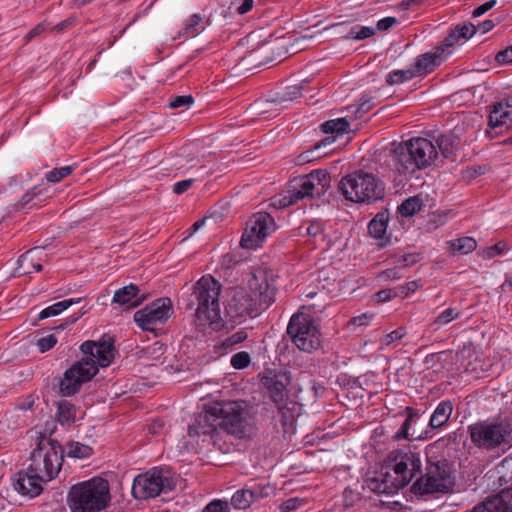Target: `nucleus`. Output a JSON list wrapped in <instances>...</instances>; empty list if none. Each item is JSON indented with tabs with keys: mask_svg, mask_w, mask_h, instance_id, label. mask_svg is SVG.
Here are the masks:
<instances>
[{
	"mask_svg": "<svg viewBox=\"0 0 512 512\" xmlns=\"http://www.w3.org/2000/svg\"><path fill=\"white\" fill-rule=\"evenodd\" d=\"M189 436H202L222 453H229L234 440L250 439L255 433L252 418L243 402L224 401L206 405L189 425Z\"/></svg>",
	"mask_w": 512,
	"mask_h": 512,
	"instance_id": "nucleus-1",
	"label": "nucleus"
},
{
	"mask_svg": "<svg viewBox=\"0 0 512 512\" xmlns=\"http://www.w3.org/2000/svg\"><path fill=\"white\" fill-rule=\"evenodd\" d=\"M80 350L83 358L65 371L59 384L63 396L76 394L81 386L90 381L99 371V367H108L114 360L115 348L111 342L85 341Z\"/></svg>",
	"mask_w": 512,
	"mask_h": 512,
	"instance_id": "nucleus-2",
	"label": "nucleus"
},
{
	"mask_svg": "<svg viewBox=\"0 0 512 512\" xmlns=\"http://www.w3.org/2000/svg\"><path fill=\"white\" fill-rule=\"evenodd\" d=\"M222 285L211 275L202 276L194 285L188 307L195 311L200 321H206L214 329L222 326L219 296Z\"/></svg>",
	"mask_w": 512,
	"mask_h": 512,
	"instance_id": "nucleus-3",
	"label": "nucleus"
},
{
	"mask_svg": "<svg viewBox=\"0 0 512 512\" xmlns=\"http://www.w3.org/2000/svg\"><path fill=\"white\" fill-rule=\"evenodd\" d=\"M110 501L109 482L101 477L73 485L67 495L71 512H100L109 506Z\"/></svg>",
	"mask_w": 512,
	"mask_h": 512,
	"instance_id": "nucleus-4",
	"label": "nucleus"
},
{
	"mask_svg": "<svg viewBox=\"0 0 512 512\" xmlns=\"http://www.w3.org/2000/svg\"><path fill=\"white\" fill-rule=\"evenodd\" d=\"M438 156L432 141L417 137L400 144L393 152V161L399 173L413 174L431 166Z\"/></svg>",
	"mask_w": 512,
	"mask_h": 512,
	"instance_id": "nucleus-5",
	"label": "nucleus"
},
{
	"mask_svg": "<svg viewBox=\"0 0 512 512\" xmlns=\"http://www.w3.org/2000/svg\"><path fill=\"white\" fill-rule=\"evenodd\" d=\"M330 183L331 177L327 171L322 169L314 170L296 180L292 189L288 190L286 194H280L271 198L270 206L275 209H283L305 197L320 198L330 188Z\"/></svg>",
	"mask_w": 512,
	"mask_h": 512,
	"instance_id": "nucleus-6",
	"label": "nucleus"
},
{
	"mask_svg": "<svg viewBox=\"0 0 512 512\" xmlns=\"http://www.w3.org/2000/svg\"><path fill=\"white\" fill-rule=\"evenodd\" d=\"M471 442L479 449L506 451L512 446V424L507 421H479L468 426Z\"/></svg>",
	"mask_w": 512,
	"mask_h": 512,
	"instance_id": "nucleus-7",
	"label": "nucleus"
},
{
	"mask_svg": "<svg viewBox=\"0 0 512 512\" xmlns=\"http://www.w3.org/2000/svg\"><path fill=\"white\" fill-rule=\"evenodd\" d=\"M339 189L345 199L359 203L382 199L385 194L383 182L372 173L362 170L343 177L339 183Z\"/></svg>",
	"mask_w": 512,
	"mask_h": 512,
	"instance_id": "nucleus-8",
	"label": "nucleus"
},
{
	"mask_svg": "<svg viewBox=\"0 0 512 512\" xmlns=\"http://www.w3.org/2000/svg\"><path fill=\"white\" fill-rule=\"evenodd\" d=\"M63 464V448L57 440L42 437L30 456V473H38L46 481L54 479Z\"/></svg>",
	"mask_w": 512,
	"mask_h": 512,
	"instance_id": "nucleus-9",
	"label": "nucleus"
},
{
	"mask_svg": "<svg viewBox=\"0 0 512 512\" xmlns=\"http://www.w3.org/2000/svg\"><path fill=\"white\" fill-rule=\"evenodd\" d=\"M178 479L170 469L155 467L135 477L132 494L140 500L155 498L174 490Z\"/></svg>",
	"mask_w": 512,
	"mask_h": 512,
	"instance_id": "nucleus-10",
	"label": "nucleus"
},
{
	"mask_svg": "<svg viewBox=\"0 0 512 512\" xmlns=\"http://www.w3.org/2000/svg\"><path fill=\"white\" fill-rule=\"evenodd\" d=\"M452 470L446 459H427L425 473L411 486V492L417 495L446 493L450 490L453 480Z\"/></svg>",
	"mask_w": 512,
	"mask_h": 512,
	"instance_id": "nucleus-11",
	"label": "nucleus"
},
{
	"mask_svg": "<svg viewBox=\"0 0 512 512\" xmlns=\"http://www.w3.org/2000/svg\"><path fill=\"white\" fill-rule=\"evenodd\" d=\"M287 334L301 351L311 353L321 345V333L315 320L305 313H295L287 325Z\"/></svg>",
	"mask_w": 512,
	"mask_h": 512,
	"instance_id": "nucleus-12",
	"label": "nucleus"
},
{
	"mask_svg": "<svg viewBox=\"0 0 512 512\" xmlns=\"http://www.w3.org/2000/svg\"><path fill=\"white\" fill-rule=\"evenodd\" d=\"M386 464L393 471V477L399 488L407 486L418 474L421 475V455L408 447L390 451Z\"/></svg>",
	"mask_w": 512,
	"mask_h": 512,
	"instance_id": "nucleus-13",
	"label": "nucleus"
},
{
	"mask_svg": "<svg viewBox=\"0 0 512 512\" xmlns=\"http://www.w3.org/2000/svg\"><path fill=\"white\" fill-rule=\"evenodd\" d=\"M173 314L170 298L164 297L153 301L134 314V321L145 331L155 332Z\"/></svg>",
	"mask_w": 512,
	"mask_h": 512,
	"instance_id": "nucleus-14",
	"label": "nucleus"
},
{
	"mask_svg": "<svg viewBox=\"0 0 512 512\" xmlns=\"http://www.w3.org/2000/svg\"><path fill=\"white\" fill-rule=\"evenodd\" d=\"M276 276L266 269H258L249 280L251 296L260 313L268 309L276 300L278 288Z\"/></svg>",
	"mask_w": 512,
	"mask_h": 512,
	"instance_id": "nucleus-15",
	"label": "nucleus"
},
{
	"mask_svg": "<svg viewBox=\"0 0 512 512\" xmlns=\"http://www.w3.org/2000/svg\"><path fill=\"white\" fill-rule=\"evenodd\" d=\"M275 229L273 217L267 212L254 214L246 224L240 245L245 249H254Z\"/></svg>",
	"mask_w": 512,
	"mask_h": 512,
	"instance_id": "nucleus-16",
	"label": "nucleus"
},
{
	"mask_svg": "<svg viewBox=\"0 0 512 512\" xmlns=\"http://www.w3.org/2000/svg\"><path fill=\"white\" fill-rule=\"evenodd\" d=\"M231 319L255 317L260 314L253 297L242 288H233L225 305Z\"/></svg>",
	"mask_w": 512,
	"mask_h": 512,
	"instance_id": "nucleus-17",
	"label": "nucleus"
},
{
	"mask_svg": "<svg viewBox=\"0 0 512 512\" xmlns=\"http://www.w3.org/2000/svg\"><path fill=\"white\" fill-rule=\"evenodd\" d=\"M290 382V372L284 370H266L261 377V383L274 403L287 400L289 397L287 387Z\"/></svg>",
	"mask_w": 512,
	"mask_h": 512,
	"instance_id": "nucleus-18",
	"label": "nucleus"
},
{
	"mask_svg": "<svg viewBox=\"0 0 512 512\" xmlns=\"http://www.w3.org/2000/svg\"><path fill=\"white\" fill-rule=\"evenodd\" d=\"M14 489L25 496L34 498L39 496L48 482L42 478L38 473H30V467L26 471L17 472L13 478Z\"/></svg>",
	"mask_w": 512,
	"mask_h": 512,
	"instance_id": "nucleus-19",
	"label": "nucleus"
},
{
	"mask_svg": "<svg viewBox=\"0 0 512 512\" xmlns=\"http://www.w3.org/2000/svg\"><path fill=\"white\" fill-rule=\"evenodd\" d=\"M406 419L402 423L400 429L395 433L393 438L395 440L412 439V440H427L433 438L430 430L425 429L420 431L417 426L420 420V413L412 407L405 408Z\"/></svg>",
	"mask_w": 512,
	"mask_h": 512,
	"instance_id": "nucleus-20",
	"label": "nucleus"
},
{
	"mask_svg": "<svg viewBox=\"0 0 512 512\" xmlns=\"http://www.w3.org/2000/svg\"><path fill=\"white\" fill-rule=\"evenodd\" d=\"M471 512H512V486L487 498L475 506Z\"/></svg>",
	"mask_w": 512,
	"mask_h": 512,
	"instance_id": "nucleus-21",
	"label": "nucleus"
},
{
	"mask_svg": "<svg viewBox=\"0 0 512 512\" xmlns=\"http://www.w3.org/2000/svg\"><path fill=\"white\" fill-rule=\"evenodd\" d=\"M489 127L492 129L512 127V95L495 103L489 114Z\"/></svg>",
	"mask_w": 512,
	"mask_h": 512,
	"instance_id": "nucleus-22",
	"label": "nucleus"
},
{
	"mask_svg": "<svg viewBox=\"0 0 512 512\" xmlns=\"http://www.w3.org/2000/svg\"><path fill=\"white\" fill-rule=\"evenodd\" d=\"M43 257H46V254L40 247H35L22 254L18 259L17 271L19 275L40 272L43 268L41 263Z\"/></svg>",
	"mask_w": 512,
	"mask_h": 512,
	"instance_id": "nucleus-23",
	"label": "nucleus"
},
{
	"mask_svg": "<svg viewBox=\"0 0 512 512\" xmlns=\"http://www.w3.org/2000/svg\"><path fill=\"white\" fill-rule=\"evenodd\" d=\"M443 53V46H439L434 52H428L419 55L415 60L414 66L412 67L416 77L433 72L441 64L443 60Z\"/></svg>",
	"mask_w": 512,
	"mask_h": 512,
	"instance_id": "nucleus-24",
	"label": "nucleus"
},
{
	"mask_svg": "<svg viewBox=\"0 0 512 512\" xmlns=\"http://www.w3.org/2000/svg\"><path fill=\"white\" fill-rule=\"evenodd\" d=\"M145 300L137 285L129 284L115 291L112 303L125 306L127 310L138 307Z\"/></svg>",
	"mask_w": 512,
	"mask_h": 512,
	"instance_id": "nucleus-25",
	"label": "nucleus"
},
{
	"mask_svg": "<svg viewBox=\"0 0 512 512\" xmlns=\"http://www.w3.org/2000/svg\"><path fill=\"white\" fill-rule=\"evenodd\" d=\"M453 410L454 405L451 400H442L437 404L430 416L427 426L428 430H430V434L434 436L435 430H439L447 425Z\"/></svg>",
	"mask_w": 512,
	"mask_h": 512,
	"instance_id": "nucleus-26",
	"label": "nucleus"
},
{
	"mask_svg": "<svg viewBox=\"0 0 512 512\" xmlns=\"http://www.w3.org/2000/svg\"><path fill=\"white\" fill-rule=\"evenodd\" d=\"M367 487L374 493L392 495L400 488L396 485V480L389 472L379 473L374 477L367 479Z\"/></svg>",
	"mask_w": 512,
	"mask_h": 512,
	"instance_id": "nucleus-27",
	"label": "nucleus"
},
{
	"mask_svg": "<svg viewBox=\"0 0 512 512\" xmlns=\"http://www.w3.org/2000/svg\"><path fill=\"white\" fill-rule=\"evenodd\" d=\"M335 141L334 136H328L324 138L323 140L317 142L312 148L304 151L297 157V163L298 164H305L308 162H311L317 158L322 157L323 155H326L328 152L320 153V149L323 147H326L327 145H331Z\"/></svg>",
	"mask_w": 512,
	"mask_h": 512,
	"instance_id": "nucleus-28",
	"label": "nucleus"
},
{
	"mask_svg": "<svg viewBox=\"0 0 512 512\" xmlns=\"http://www.w3.org/2000/svg\"><path fill=\"white\" fill-rule=\"evenodd\" d=\"M389 220L388 211H381L368 224V232L375 239H382L386 233Z\"/></svg>",
	"mask_w": 512,
	"mask_h": 512,
	"instance_id": "nucleus-29",
	"label": "nucleus"
},
{
	"mask_svg": "<svg viewBox=\"0 0 512 512\" xmlns=\"http://www.w3.org/2000/svg\"><path fill=\"white\" fill-rule=\"evenodd\" d=\"M76 407L74 404L67 400H61L57 404V419L58 422L64 425H71L75 422Z\"/></svg>",
	"mask_w": 512,
	"mask_h": 512,
	"instance_id": "nucleus-30",
	"label": "nucleus"
},
{
	"mask_svg": "<svg viewBox=\"0 0 512 512\" xmlns=\"http://www.w3.org/2000/svg\"><path fill=\"white\" fill-rule=\"evenodd\" d=\"M277 406L278 413L281 416V423L284 426L291 425L298 413V404L287 397L282 403H274Z\"/></svg>",
	"mask_w": 512,
	"mask_h": 512,
	"instance_id": "nucleus-31",
	"label": "nucleus"
},
{
	"mask_svg": "<svg viewBox=\"0 0 512 512\" xmlns=\"http://www.w3.org/2000/svg\"><path fill=\"white\" fill-rule=\"evenodd\" d=\"M255 492H252V490L249 488H243L240 490H237L232 498L230 503V508L234 507L235 509H247L251 506L253 501L255 500Z\"/></svg>",
	"mask_w": 512,
	"mask_h": 512,
	"instance_id": "nucleus-32",
	"label": "nucleus"
},
{
	"mask_svg": "<svg viewBox=\"0 0 512 512\" xmlns=\"http://www.w3.org/2000/svg\"><path fill=\"white\" fill-rule=\"evenodd\" d=\"M80 301L81 298H70L54 303L53 305L44 308L39 313V319L43 320L49 317L57 316L72 305L79 303Z\"/></svg>",
	"mask_w": 512,
	"mask_h": 512,
	"instance_id": "nucleus-33",
	"label": "nucleus"
},
{
	"mask_svg": "<svg viewBox=\"0 0 512 512\" xmlns=\"http://www.w3.org/2000/svg\"><path fill=\"white\" fill-rule=\"evenodd\" d=\"M461 316V311L454 307H448L438 314L437 317L430 323V327L437 331L443 326L448 325L453 320L458 319Z\"/></svg>",
	"mask_w": 512,
	"mask_h": 512,
	"instance_id": "nucleus-34",
	"label": "nucleus"
},
{
	"mask_svg": "<svg viewBox=\"0 0 512 512\" xmlns=\"http://www.w3.org/2000/svg\"><path fill=\"white\" fill-rule=\"evenodd\" d=\"M449 248L453 253L468 254L477 247L475 239L472 237H461L448 242Z\"/></svg>",
	"mask_w": 512,
	"mask_h": 512,
	"instance_id": "nucleus-35",
	"label": "nucleus"
},
{
	"mask_svg": "<svg viewBox=\"0 0 512 512\" xmlns=\"http://www.w3.org/2000/svg\"><path fill=\"white\" fill-rule=\"evenodd\" d=\"M272 48L268 44H261L256 49L249 52L248 57L251 58L254 66L265 65L270 62V53Z\"/></svg>",
	"mask_w": 512,
	"mask_h": 512,
	"instance_id": "nucleus-36",
	"label": "nucleus"
},
{
	"mask_svg": "<svg viewBox=\"0 0 512 512\" xmlns=\"http://www.w3.org/2000/svg\"><path fill=\"white\" fill-rule=\"evenodd\" d=\"M305 84H307V82L303 81L300 84H295L286 87L281 93L278 94L277 98L274 99V101L281 104L284 102L297 99L298 97L302 96L301 91L304 89Z\"/></svg>",
	"mask_w": 512,
	"mask_h": 512,
	"instance_id": "nucleus-37",
	"label": "nucleus"
},
{
	"mask_svg": "<svg viewBox=\"0 0 512 512\" xmlns=\"http://www.w3.org/2000/svg\"><path fill=\"white\" fill-rule=\"evenodd\" d=\"M349 127L350 123L346 118L328 120L321 125L322 131L326 134H340L347 131Z\"/></svg>",
	"mask_w": 512,
	"mask_h": 512,
	"instance_id": "nucleus-38",
	"label": "nucleus"
},
{
	"mask_svg": "<svg viewBox=\"0 0 512 512\" xmlns=\"http://www.w3.org/2000/svg\"><path fill=\"white\" fill-rule=\"evenodd\" d=\"M415 77L416 75L412 68H408L405 70H393L387 74L386 83L392 86L409 81Z\"/></svg>",
	"mask_w": 512,
	"mask_h": 512,
	"instance_id": "nucleus-39",
	"label": "nucleus"
},
{
	"mask_svg": "<svg viewBox=\"0 0 512 512\" xmlns=\"http://www.w3.org/2000/svg\"><path fill=\"white\" fill-rule=\"evenodd\" d=\"M422 207L421 201L417 197H410L406 200H404L399 206H398V212L404 216L409 217L413 216L416 212H418Z\"/></svg>",
	"mask_w": 512,
	"mask_h": 512,
	"instance_id": "nucleus-40",
	"label": "nucleus"
},
{
	"mask_svg": "<svg viewBox=\"0 0 512 512\" xmlns=\"http://www.w3.org/2000/svg\"><path fill=\"white\" fill-rule=\"evenodd\" d=\"M93 449L80 442H71L68 445V456L78 459L88 458L92 455Z\"/></svg>",
	"mask_w": 512,
	"mask_h": 512,
	"instance_id": "nucleus-41",
	"label": "nucleus"
},
{
	"mask_svg": "<svg viewBox=\"0 0 512 512\" xmlns=\"http://www.w3.org/2000/svg\"><path fill=\"white\" fill-rule=\"evenodd\" d=\"M376 103V98L373 97L370 92L364 93L359 100L356 110L354 111L356 117L362 118L364 114L371 111Z\"/></svg>",
	"mask_w": 512,
	"mask_h": 512,
	"instance_id": "nucleus-42",
	"label": "nucleus"
},
{
	"mask_svg": "<svg viewBox=\"0 0 512 512\" xmlns=\"http://www.w3.org/2000/svg\"><path fill=\"white\" fill-rule=\"evenodd\" d=\"M438 151L443 157L449 158L454 153V139L450 135H440L437 140Z\"/></svg>",
	"mask_w": 512,
	"mask_h": 512,
	"instance_id": "nucleus-43",
	"label": "nucleus"
},
{
	"mask_svg": "<svg viewBox=\"0 0 512 512\" xmlns=\"http://www.w3.org/2000/svg\"><path fill=\"white\" fill-rule=\"evenodd\" d=\"M373 318L374 314L371 312L362 313L361 315L351 318L347 324V328L351 331H357V329L361 327L368 326Z\"/></svg>",
	"mask_w": 512,
	"mask_h": 512,
	"instance_id": "nucleus-44",
	"label": "nucleus"
},
{
	"mask_svg": "<svg viewBox=\"0 0 512 512\" xmlns=\"http://www.w3.org/2000/svg\"><path fill=\"white\" fill-rule=\"evenodd\" d=\"M203 18L200 14L195 13L189 17L183 28V34L187 36H195L199 31Z\"/></svg>",
	"mask_w": 512,
	"mask_h": 512,
	"instance_id": "nucleus-45",
	"label": "nucleus"
},
{
	"mask_svg": "<svg viewBox=\"0 0 512 512\" xmlns=\"http://www.w3.org/2000/svg\"><path fill=\"white\" fill-rule=\"evenodd\" d=\"M375 29L373 27L366 26H355L350 29L347 34V38L355 39V40H363L369 37H372L375 34Z\"/></svg>",
	"mask_w": 512,
	"mask_h": 512,
	"instance_id": "nucleus-46",
	"label": "nucleus"
},
{
	"mask_svg": "<svg viewBox=\"0 0 512 512\" xmlns=\"http://www.w3.org/2000/svg\"><path fill=\"white\" fill-rule=\"evenodd\" d=\"M74 170L73 166H63L60 168H54L52 171L46 174V179L51 183H58L63 178L67 177Z\"/></svg>",
	"mask_w": 512,
	"mask_h": 512,
	"instance_id": "nucleus-47",
	"label": "nucleus"
},
{
	"mask_svg": "<svg viewBox=\"0 0 512 512\" xmlns=\"http://www.w3.org/2000/svg\"><path fill=\"white\" fill-rule=\"evenodd\" d=\"M247 332L244 331V330H240V331H237L235 332L234 334L226 337L222 343H221V346L224 348V349H231L232 347H234L235 345L245 341L247 339Z\"/></svg>",
	"mask_w": 512,
	"mask_h": 512,
	"instance_id": "nucleus-48",
	"label": "nucleus"
},
{
	"mask_svg": "<svg viewBox=\"0 0 512 512\" xmlns=\"http://www.w3.org/2000/svg\"><path fill=\"white\" fill-rule=\"evenodd\" d=\"M230 503L227 500L214 499L210 501L202 512H230Z\"/></svg>",
	"mask_w": 512,
	"mask_h": 512,
	"instance_id": "nucleus-49",
	"label": "nucleus"
},
{
	"mask_svg": "<svg viewBox=\"0 0 512 512\" xmlns=\"http://www.w3.org/2000/svg\"><path fill=\"white\" fill-rule=\"evenodd\" d=\"M231 366L235 369H244L249 366L251 357L248 352L241 351L231 357Z\"/></svg>",
	"mask_w": 512,
	"mask_h": 512,
	"instance_id": "nucleus-50",
	"label": "nucleus"
},
{
	"mask_svg": "<svg viewBox=\"0 0 512 512\" xmlns=\"http://www.w3.org/2000/svg\"><path fill=\"white\" fill-rule=\"evenodd\" d=\"M250 489L255 492V499L268 497L274 492V488L269 483H253Z\"/></svg>",
	"mask_w": 512,
	"mask_h": 512,
	"instance_id": "nucleus-51",
	"label": "nucleus"
},
{
	"mask_svg": "<svg viewBox=\"0 0 512 512\" xmlns=\"http://www.w3.org/2000/svg\"><path fill=\"white\" fill-rule=\"evenodd\" d=\"M193 103L194 98L191 95H180L171 98L169 102V107L171 109L190 107Z\"/></svg>",
	"mask_w": 512,
	"mask_h": 512,
	"instance_id": "nucleus-52",
	"label": "nucleus"
},
{
	"mask_svg": "<svg viewBox=\"0 0 512 512\" xmlns=\"http://www.w3.org/2000/svg\"><path fill=\"white\" fill-rule=\"evenodd\" d=\"M454 29L461 40H467L471 38L477 31L476 26L472 23L457 25Z\"/></svg>",
	"mask_w": 512,
	"mask_h": 512,
	"instance_id": "nucleus-53",
	"label": "nucleus"
},
{
	"mask_svg": "<svg viewBox=\"0 0 512 512\" xmlns=\"http://www.w3.org/2000/svg\"><path fill=\"white\" fill-rule=\"evenodd\" d=\"M253 4V0H232L229 8L242 15L249 12L253 8Z\"/></svg>",
	"mask_w": 512,
	"mask_h": 512,
	"instance_id": "nucleus-54",
	"label": "nucleus"
},
{
	"mask_svg": "<svg viewBox=\"0 0 512 512\" xmlns=\"http://www.w3.org/2000/svg\"><path fill=\"white\" fill-rule=\"evenodd\" d=\"M406 335V329L404 327H399L389 334L385 335L381 340V343L385 346H389L395 341L401 340Z\"/></svg>",
	"mask_w": 512,
	"mask_h": 512,
	"instance_id": "nucleus-55",
	"label": "nucleus"
},
{
	"mask_svg": "<svg viewBox=\"0 0 512 512\" xmlns=\"http://www.w3.org/2000/svg\"><path fill=\"white\" fill-rule=\"evenodd\" d=\"M57 343V338L53 335H47L45 337H42L38 339L37 341V347L40 352L44 353L46 351H49L52 349Z\"/></svg>",
	"mask_w": 512,
	"mask_h": 512,
	"instance_id": "nucleus-56",
	"label": "nucleus"
},
{
	"mask_svg": "<svg viewBox=\"0 0 512 512\" xmlns=\"http://www.w3.org/2000/svg\"><path fill=\"white\" fill-rule=\"evenodd\" d=\"M91 309V307H87V306H83L81 308V310L78 312V313H75L71 316H69L68 318L65 319V321L63 323H61L60 325L56 326L54 329L55 330H64L67 326H69L70 324H73L75 323L76 321H78L84 314H86L89 310Z\"/></svg>",
	"mask_w": 512,
	"mask_h": 512,
	"instance_id": "nucleus-57",
	"label": "nucleus"
},
{
	"mask_svg": "<svg viewBox=\"0 0 512 512\" xmlns=\"http://www.w3.org/2000/svg\"><path fill=\"white\" fill-rule=\"evenodd\" d=\"M323 224L320 221L314 220L309 223L306 228V233L314 238L322 237L323 235Z\"/></svg>",
	"mask_w": 512,
	"mask_h": 512,
	"instance_id": "nucleus-58",
	"label": "nucleus"
},
{
	"mask_svg": "<svg viewBox=\"0 0 512 512\" xmlns=\"http://www.w3.org/2000/svg\"><path fill=\"white\" fill-rule=\"evenodd\" d=\"M301 500L298 498H290L284 501L279 507V512H290L296 510L301 505Z\"/></svg>",
	"mask_w": 512,
	"mask_h": 512,
	"instance_id": "nucleus-59",
	"label": "nucleus"
},
{
	"mask_svg": "<svg viewBox=\"0 0 512 512\" xmlns=\"http://www.w3.org/2000/svg\"><path fill=\"white\" fill-rule=\"evenodd\" d=\"M360 500L359 494L350 488H346L343 492V501L346 507H352Z\"/></svg>",
	"mask_w": 512,
	"mask_h": 512,
	"instance_id": "nucleus-60",
	"label": "nucleus"
},
{
	"mask_svg": "<svg viewBox=\"0 0 512 512\" xmlns=\"http://www.w3.org/2000/svg\"><path fill=\"white\" fill-rule=\"evenodd\" d=\"M400 268L398 265L394 268H389L382 271L379 274V277L383 280H397L402 278V274L400 273Z\"/></svg>",
	"mask_w": 512,
	"mask_h": 512,
	"instance_id": "nucleus-61",
	"label": "nucleus"
},
{
	"mask_svg": "<svg viewBox=\"0 0 512 512\" xmlns=\"http://www.w3.org/2000/svg\"><path fill=\"white\" fill-rule=\"evenodd\" d=\"M418 288V284L416 281H410L406 284L396 288L398 296L404 298L407 297L410 293L415 292Z\"/></svg>",
	"mask_w": 512,
	"mask_h": 512,
	"instance_id": "nucleus-62",
	"label": "nucleus"
},
{
	"mask_svg": "<svg viewBox=\"0 0 512 512\" xmlns=\"http://www.w3.org/2000/svg\"><path fill=\"white\" fill-rule=\"evenodd\" d=\"M35 403V397L33 395H27L23 398L18 399L16 407L20 410H30L33 408Z\"/></svg>",
	"mask_w": 512,
	"mask_h": 512,
	"instance_id": "nucleus-63",
	"label": "nucleus"
},
{
	"mask_svg": "<svg viewBox=\"0 0 512 512\" xmlns=\"http://www.w3.org/2000/svg\"><path fill=\"white\" fill-rule=\"evenodd\" d=\"M195 179H185L179 182H176L173 186V192L176 194H183L194 184Z\"/></svg>",
	"mask_w": 512,
	"mask_h": 512,
	"instance_id": "nucleus-64",
	"label": "nucleus"
}]
</instances>
